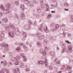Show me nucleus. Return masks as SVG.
<instances>
[{
  "mask_svg": "<svg viewBox=\"0 0 73 73\" xmlns=\"http://www.w3.org/2000/svg\"><path fill=\"white\" fill-rule=\"evenodd\" d=\"M40 3L41 5H43V4H44V3L43 2V1H42V0H41Z\"/></svg>",
  "mask_w": 73,
  "mask_h": 73,
  "instance_id": "37998d69",
  "label": "nucleus"
},
{
  "mask_svg": "<svg viewBox=\"0 0 73 73\" xmlns=\"http://www.w3.org/2000/svg\"><path fill=\"white\" fill-rule=\"evenodd\" d=\"M38 29L39 31H43V26L42 25H41L40 27L38 28Z\"/></svg>",
  "mask_w": 73,
  "mask_h": 73,
  "instance_id": "a211bd4d",
  "label": "nucleus"
},
{
  "mask_svg": "<svg viewBox=\"0 0 73 73\" xmlns=\"http://www.w3.org/2000/svg\"><path fill=\"white\" fill-rule=\"evenodd\" d=\"M9 56H11V57H13V54L12 53H10L9 54Z\"/></svg>",
  "mask_w": 73,
  "mask_h": 73,
  "instance_id": "79ce46f5",
  "label": "nucleus"
},
{
  "mask_svg": "<svg viewBox=\"0 0 73 73\" xmlns=\"http://www.w3.org/2000/svg\"><path fill=\"white\" fill-rule=\"evenodd\" d=\"M19 44V43H18V42H16L15 43V45H17Z\"/></svg>",
  "mask_w": 73,
  "mask_h": 73,
  "instance_id": "338daca9",
  "label": "nucleus"
},
{
  "mask_svg": "<svg viewBox=\"0 0 73 73\" xmlns=\"http://www.w3.org/2000/svg\"><path fill=\"white\" fill-rule=\"evenodd\" d=\"M14 17H16L17 18H19V16H18V15H17V14H15L14 15Z\"/></svg>",
  "mask_w": 73,
  "mask_h": 73,
  "instance_id": "de8ad7c7",
  "label": "nucleus"
},
{
  "mask_svg": "<svg viewBox=\"0 0 73 73\" xmlns=\"http://www.w3.org/2000/svg\"><path fill=\"white\" fill-rule=\"evenodd\" d=\"M68 49L70 53L72 52V47L70 46H69L68 47Z\"/></svg>",
  "mask_w": 73,
  "mask_h": 73,
  "instance_id": "2eb2a0df",
  "label": "nucleus"
},
{
  "mask_svg": "<svg viewBox=\"0 0 73 73\" xmlns=\"http://www.w3.org/2000/svg\"><path fill=\"white\" fill-rule=\"evenodd\" d=\"M41 35V34L40 33H38L36 34V36L37 37H40V36Z\"/></svg>",
  "mask_w": 73,
  "mask_h": 73,
  "instance_id": "cd10ccee",
  "label": "nucleus"
},
{
  "mask_svg": "<svg viewBox=\"0 0 73 73\" xmlns=\"http://www.w3.org/2000/svg\"><path fill=\"white\" fill-rule=\"evenodd\" d=\"M45 49L46 50H48V48L46 46L45 47Z\"/></svg>",
  "mask_w": 73,
  "mask_h": 73,
  "instance_id": "13d9d810",
  "label": "nucleus"
},
{
  "mask_svg": "<svg viewBox=\"0 0 73 73\" xmlns=\"http://www.w3.org/2000/svg\"><path fill=\"white\" fill-rule=\"evenodd\" d=\"M59 66V65L58 64H55V67L56 68H58V67Z\"/></svg>",
  "mask_w": 73,
  "mask_h": 73,
  "instance_id": "4c0bfd02",
  "label": "nucleus"
},
{
  "mask_svg": "<svg viewBox=\"0 0 73 73\" xmlns=\"http://www.w3.org/2000/svg\"><path fill=\"white\" fill-rule=\"evenodd\" d=\"M46 9H47L46 10V11H49V8L46 7Z\"/></svg>",
  "mask_w": 73,
  "mask_h": 73,
  "instance_id": "680f3d73",
  "label": "nucleus"
},
{
  "mask_svg": "<svg viewBox=\"0 0 73 73\" xmlns=\"http://www.w3.org/2000/svg\"><path fill=\"white\" fill-rule=\"evenodd\" d=\"M26 44L28 45H29V42H28V41L26 42Z\"/></svg>",
  "mask_w": 73,
  "mask_h": 73,
  "instance_id": "69168bd1",
  "label": "nucleus"
},
{
  "mask_svg": "<svg viewBox=\"0 0 73 73\" xmlns=\"http://www.w3.org/2000/svg\"><path fill=\"white\" fill-rule=\"evenodd\" d=\"M45 7H46V8H49V6L48 4L47 3H45Z\"/></svg>",
  "mask_w": 73,
  "mask_h": 73,
  "instance_id": "72a5a7b5",
  "label": "nucleus"
},
{
  "mask_svg": "<svg viewBox=\"0 0 73 73\" xmlns=\"http://www.w3.org/2000/svg\"><path fill=\"white\" fill-rule=\"evenodd\" d=\"M17 60V59L15 57H12L11 59V61H16Z\"/></svg>",
  "mask_w": 73,
  "mask_h": 73,
  "instance_id": "f3484780",
  "label": "nucleus"
},
{
  "mask_svg": "<svg viewBox=\"0 0 73 73\" xmlns=\"http://www.w3.org/2000/svg\"><path fill=\"white\" fill-rule=\"evenodd\" d=\"M0 37L2 38H4V35L0 31Z\"/></svg>",
  "mask_w": 73,
  "mask_h": 73,
  "instance_id": "4468645a",
  "label": "nucleus"
},
{
  "mask_svg": "<svg viewBox=\"0 0 73 73\" xmlns=\"http://www.w3.org/2000/svg\"><path fill=\"white\" fill-rule=\"evenodd\" d=\"M17 70H19V69L18 68H16V69H13V73H17Z\"/></svg>",
  "mask_w": 73,
  "mask_h": 73,
  "instance_id": "6ab92c4d",
  "label": "nucleus"
},
{
  "mask_svg": "<svg viewBox=\"0 0 73 73\" xmlns=\"http://www.w3.org/2000/svg\"><path fill=\"white\" fill-rule=\"evenodd\" d=\"M49 68L50 69H51V70H52V69H53V68L51 66H49Z\"/></svg>",
  "mask_w": 73,
  "mask_h": 73,
  "instance_id": "bf43d9fd",
  "label": "nucleus"
},
{
  "mask_svg": "<svg viewBox=\"0 0 73 73\" xmlns=\"http://www.w3.org/2000/svg\"><path fill=\"white\" fill-rule=\"evenodd\" d=\"M47 42H48L47 41V40H46L43 42V44L44 45H46V44H47Z\"/></svg>",
  "mask_w": 73,
  "mask_h": 73,
  "instance_id": "c85d7f7f",
  "label": "nucleus"
},
{
  "mask_svg": "<svg viewBox=\"0 0 73 73\" xmlns=\"http://www.w3.org/2000/svg\"><path fill=\"white\" fill-rule=\"evenodd\" d=\"M26 36H24V37L23 38V40H25V39L26 38Z\"/></svg>",
  "mask_w": 73,
  "mask_h": 73,
  "instance_id": "603ef678",
  "label": "nucleus"
},
{
  "mask_svg": "<svg viewBox=\"0 0 73 73\" xmlns=\"http://www.w3.org/2000/svg\"><path fill=\"white\" fill-rule=\"evenodd\" d=\"M9 35L11 37L13 38L15 37V34L12 31L9 32Z\"/></svg>",
  "mask_w": 73,
  "mask_h": 73,
  "instance_id": "20e7f679",
  "label": "nucleus"
},
{
  "mask_svg": "<svg viewBox=\"0 0 73 73\" xmlns=\"http://www.w3.org/2000/svg\"><path fill=\"white\" fill-rule=\"evenodd\" d=\"M21 8L22 11H24V5L23 4H22L21 5Z\"/></svg>",
  "mask_w": 73,
  "mask_h": 73,
  "instance_id": "412c9836",
  "label": "nucleus"
},
{
  "mask_svg": "<svg viewBox=\"0 0 73 73\" xmlns=\"http://www.w3.org/2000/svg\"><path fill=\"white\" fill-rule=\"evenodd\" d=\"M20 66L21 68H23L24 67L23 63H21L20 64Z\"/></svg>",
  "mask_w": 73,
  "mask_h": 73,
  "instance_id": "a878e982",
  "label": "nucleus"
},
{
  "mask_svg": "<svg viewBox=\"0 0 73 73\" xmlns=\"http://www.w3.org/2000/svg\"><path fill=\"white\" fill-rule=\"evenodd\" d=\"M50 40H53V38L52 37H50Z\"/></svg>",
  "mask_w": 73,
  "mask_h": 73,
  "instance_id": "0e129e2a",
  "label": "nucleus"
},
{
  "mask_svg": "<svg viewBox=\"0 0 73 73\" xmlns=\"http://www.w3.org/2000/svg\"><path fill=\"white\" fill-rule=\"evenodd\" d=\"M40 52H41L42 54L43 55H44V56H45L46 54L45 50H44L43 49L41 48L40 49Z\"/></svg>",
  "mask_w": 73,
  "mask_h": 73,
  "instance_id": "7ed1b4c3",
  "label": "nucleus"
},
{
  "mask_svg": "<svg viewBox=\"0 0 73 73\" xmlns=\"http://www.w3.org/2000/svg\"><path fill=\"white\" fill-rule=\"evenodd\" d=\"M25 1L26 4H27L30 3V0H25Z\"/></svg>",
  "mask_w": 73,
  "mask_h": 73,
  "instance_id": "5701e85b",
  "label": "nucleus"
},
{
  "mask_svg": "<svg viewBox=\"0 0 73 73\" xmlns=\"http://www.w3.org/2000/svg\"><path fill=\"white\" fill-rule=\"evenodd\" d=\"M4 64L5 66H7V62L6 61H5L4 62Z\"/></svg>",
  "mask_w": 73,
  "mask_h": 73,
  "instance_id": "a19ab883",
  "label": "nucleus"
},
{
  "mask_svg": "<svg viewBox=\"0 0 73 73\" xmlns=\"http://www.w3.org/2000/svg\"><path fill=\"white\" fill-rule=\"evenodd\" d=\"M23 48L24 49H25V50H27V47L25 45L23 46Z\"/></svg>",
  "mask_w": 73,
  "mask_h": 73,
  "instance_id": "58836bf2",
  "label": "nucleus"
},
{
  "mask_svg": "<svg viewBox=\"0 0 73 73\" xmlns=\"http://www.w3.org/2000/svg\"><path fill=\"white\" fill-rule=\"evenodd\" d=\"M37 46H38V47H41L42 45L40 41L38 42H37Z\"/></svg>",
  "mask_w": 73,
  "mask_h": 73,
  "instance_id": "9d476101",
  "label": "nucleus"
},
{
  "mask_svg": "<svg viewBox=\"0 0 73 73\" xmlns=\"http://www.w3.org/2000/svg\"><path fill=\"white\" fill-rule=\"evenodd\" d=\"M19 45L20 46H21L22 45H23V43H22V42L20 43L19 44Z\"/></svg>",
  "mask_w": 73,
  "mask_h": 73,
  "instance_id": "c03bdc74",
  "label": "nucleus"
},
{
  "mask_svg": "<svg viewBox=\"0 0 73 73\" xmlns=\"http://www.w3.org/2000/svg\"><path fill=\"white\" fill-rule=\"evenodd\" d=\"M1 9V10H4V8L3 7V6L2 5H1L0 6Z\"/></svg>",
  "mask_w": 73,
  "mask_h": 73,
  "instance_id": "f704fd0d",
  "label": "nucleus"
},
{
  "mask_svg": "<svg viewBox=\"0 0 73 73\" xmlns=\"http://www.w3.org/2000/svg\"><path fill=\"white\" fill-rule=\"evenodd\" d=\"M15 31H17V32H18V33H20V31H19V28H16L15 29Z\"/></svg>",
  "mask_w": 73,
  "mask_h": 73,
  "instance_id": "e433bc0d",
  "label": "nucleus"
},
{
  "mask_svg": "<svg viewBox=\"0 0 73 73\" xmlns=\"http://www.w3.org/2000/svg\"><path fill=\"white\" fill-rule=\"evenodd\" d=\"M5 70L6 72V73H8V72H9V69H5Z\"/></svg>",
  "mask_w": 73,
  "mask_h": 73,
  "instance_id": "09e8293b",
  "label": "nucleus"
},
{
  "mask_svg": "<svg viewBox=\"0 0 73 73\" xmlns=\"http://www.w3.org/2000/svg\"><path fill=\"white\" fill-rule=\"evenodd\" d=\"M50 54L52 56H54L55 54V52L54 51H53L50 52Z\"/></svg>",
  "mask_w": 73,
  "mask_h": 73,
  "instance_id": "dca6fc26",
  "label": "nucleus"
},
{
  "mask_svg": "<svg viewBox=\"0 0 73 73\" xmlns=\"http://www.w3.org/2000/svg\"><path fill=\"white\" fill-rule=\"evenodd\" d=\"M67 69L68 70H71V69H72V66L71 65H69L68 66L67 68Z\"/></svg>",
  "mask_w": 73,
  "mask_h": 73,
  "instance_id": "9b49d317",
  "label": "nucleus"
},
{
  "mask_svg": "<svg viewBox=\"0 0 73 73\" xmlns=\"http://www.w3.org/2000/svg\"><path fill=\"white\" fill-rule=\"evenodd\" d=\"M20 54V56H21V57H23V58L24 59V60H23L24 61V62H25V61H27V59H26V57H25V56H24V54H23L22 53H21Z\"/></svg>",
  "mask_w": 73,
  "mask_h": 73,
  "instance_id": "39448f33",
  "label": "nucleus"
},
{
  "mask_svg": "<svg viewBox=\"0 0 73 73\" xmlns=\"http://www.w3.org/2000/svg\"><path fill=\"white\" fill-rule=\"evenodd\" d=\"M14 64H15V65H19V62H16L15 63H14Z\"/></svg>",
  "mask_w": 73,
  "mask_h": 73,
  "instance_id": "a18cd8bd",
  "label": "nucleus"
},
{
  "mask_svg": "<svg viewBox=\"0 0 73 73\" xmlns=\"http://www.w3.org/2000/svg\"><path fill=\"white\" fill-rule=\"evenodd\" d=\"M29 7H30V8H32L33 6L32 5V4H30L29 5Z\"/></svg>",
  "mask_w": 73,
  "mask_h": 73,
  "instance_id": "e2e57ef3",
  "label": "nucleus"
},
{
  "mask_svg": "<svg viewBox=\"0 0 73 73\" xmlns=\"http://www.w3.org/2000/svg\"><path fill=\"white\" fill-rule=\"evenodd\" d=\"M16 50H17L18 52H21V51L20 50V47H17L16 48Z\"/></svg>",
  "mask_w": 73,
  "mask_h": 73,
  "instance_id": "aec40b11",
  "label": "nucleus"
},
{
  "mask_svg": "<svg viewBox=\"0 0 73 73\" xmlns=\"http://www.w3.org/2000/svg\"><path fill=\"white\" fill-rule=\"evenodd\" d=\"M33 3H35L36 4H37L38 3V1H36V0H34L33 1Z\"/></svg>",
  "mask_w": 73,
  "mask_h": 73,
  "instance_id": "8fccbe9b",
  "label": "nucleus"
},
{
  "mask_svg": "<svg viewBox=\"0 0 73 73\" xmlns=\"http://www.w3.org/2000/svg\"><path fill=\"white\" fill-rule=\"evenodd\" d=\"M24 28L27 30H29L31 28V26L30 25L28 24H26L24 26Z\"/></svg>",
  "mask_w": 73,
  "mask_h": 73,
  "instance_id": "f03ea898",
  "label": "nucleus"
},
{
  "mask_svg": "<svg viewBox=\"0 0 73 73\" xmlns=\"http://www.w3.org/2000/svg\"><path fill=\"white\" fill-rule=\"evenodd\" d=\"M44 38V35H42L41 37L38 38L39 40H41L42 39H43Z\"/></svg>",
  "mask_w": 73,
  "mask_h": 73,
  "instance_id": "bb28decb",
  "label": "nucleus"
},
{
  "mask_svg": "<svg viewBox=\"0 0 73 73\" xmlns=\"http://www.w3.org/2000/svg\"><path fill=\"white\" fill-rule=\"evenodd\" d=\"M20 16L21 17V19L22 20H23V19H25V16L24 14H21L20 15Z\"/></svg>",
  "mask_w": 73,
  "mask_h": 73,
  "instance_id": "ddd939ff",
  "label": "nucleus"
},
{
  "mask_svg": "<svg viewBox=\"0 0 73 73\" xmlns=\"http://www.w3.org/2000/svg\"><path fill=\"white\" fill-rule=\"evenodd\" d=\"M9 27L11 28H13V29H15V26L13 25H11V24H9Z\"/></svg>",
  "mask_w": 73,
  "mask_h": 73,
  "instance_id": "4be33fe9",
  "label": "nucleus"
},
{
  "mask_svg": "<svg viewBox=\"0 0 73 73\" xmlns=\"http://www.w3.org/2000/svg\"><path fill=\"white\" fill-rule=\"evenodd\" d=\"M37 11L38 13H40L41 12V8L40 7H38L36 8Z\"/></svg>",
  "mask_w": 73,
  "mask_h": 73,
  "instance_id": "0eeeda50",
  "label": "nucleus"
},
{
  "mask_svg": "<svg viewBox=\"0 0 73 73\" xmlns=\"http://www.w3.org/2000/svg\"><path fill=\"white\" fill-rule=\"evenodd\" d=\"M22 35H23V36H26L27 35V33H25L24 32H22Z\"/></svg>",
  "mask_w": 73,
  "mask_h": 73,
  "instance_id": "393cba45",
  "label": "nucleus"
},
{
  "mask_svg": "<svg viewBox=\"0 0 73 73\" xmlns=\"http://www.w3.org/2000/svg\"><path fill=\"white\" fill-rule=\"evenodd\" d=\"M2 21H3L5 23H8V19L7 18L3 19H2Z\"/></svg>",
  "mask_w": 73,
  "mask_h": 73,
  "instance_id": "6e6552de",
  "label": "nucleus"
},
{
  "mask_svg": "<svg viewBox=\"0 0 73 73\" xmlns=\"http://www.w3.org/2000/svg\"><path fill=\"white\" fill-rule=\"evenodd\" d=\"M3 16V13H0V17H1Z\"/></svg>",
  "mask_w": 73,
  "mask_h": 73,
  "instance_id": "052dcab7",
  "label": "nucleus"
},
{
  "mask_svg": "<svg viewBox=\"0 0 73 73\" xmlns=\"http://www.w3.org/2000/svg\"><path fill=\"white\" fill-rule=\"evenodd\" d=\"M38 64H42L43 66H44L45 65L46 66H47V65H48V63L46 62V61L44 60V61H39L38 62Z\"/></svg>",
  "mask_w": 73,
  "mask_h": 73,
  "instance_id": "f257e3e1",
  "label": "nucleus"
},
{
  "mask_svg": "<svg viewBox=\"0 0 73 73\" xmlns=\"http://www.w3.org/2000/svg\"><path fill=\"white\" fill-rule=\"evenodd\" d=\"M6 30H8V31L10 30V28L9 27V26H8V27L6 28Z\"/></svg>",
  "mask_w": 73,
  "mask_h": 73,
  "instance_id": "864d4df0",
  "label": "nucleus"
},
{
  "mask_svg": "<svg viewBox=\"0 0 73 73\" xmlns=\"http://www.w3.org/2000/svg\"><path fill=\"white\" fill-rule=\"evenodd\" d=\"M28 23L29 24H32V21H31L29 20L28 21Z\"/></svg>",
  "mask_w": 73,
  "mask_h": 73,
  "instance_id": "49530a36",
  "label": "nucleus"
},
{
  "mask_svg": "<svg viewBox=\"0 0 73 73\" xmlns=\"http://www.w3.org/2000/svg\"><path fill=\"white\" fill-rule=\"evenodd\" d=\"M15 5H18L19 4V1H17L15 2Z\"/></svg>",
  "mask_w": 73,
  "mask_h": 73,
  "instance_id": "b1692460",
  "label": "nucleus"
},
{
  "mask_svg": "<svg viewBox=\"0 0 73 73\" xmlns=\"http://www.w3.org/2000/svg\"><path fill=\"white\" fill-rule=\"evenodd\" d=\"M2 46L4 48H6L7 47V46H8V44H5V43H3L2 44Z\"/></svg>",
  "mask_w": 73,
  "mask_h": 73,
  "instance_id": "f8f14e48",
  "label": "nucleus"
},
{
  "mask_svg": "<svg viewBox=\"0 0 73 73\" xmlns=\"http://www.w3.org/2000/svg\"><path fill=\"white\" fill-rule=\"evenodd\" d=\"M37 17H40V15L38 14H36L35 15Z\"/></svg>",
  "mask_w": 73,
  "mask_h": 73,
  "instance_id": "6e6d98bb",
  "label": "nucleus"
},
{
  "mask_svg": "<svg viewBox=\"0 0 73 73\" xmlns=\"http://www.w3.org/2000/svg\"><path fill=\"white\" fill-rule=\"evenodd\" d=\"M61 45H62V48H65L66 46L64 44H61Z\"/></svg>",
  "mask_w": 73,
  "mask_h": 73,
  "instance_id": "c9c22d12",
  "label": "nucleus"
},
{
  "mask_svg": "<svg viewBox=\"0 0 73 73\" xmlns=\"http://www.w3.org/2000/svg\"><path fill=\"white\" fill-rule=\"evenodd\" d=\"M30 70V69L29 68H27L25 69V71L26 72H27V71H29Z\"/></svg>",
  "mask_w": 73,
  "mask_h": 73,
  "instance_id": "ea45409f",
  "label": "nucleus"
},
{
  "mask_svg": "<svg viewBox=\"0 0 73 73\" xmlns=\"http://www.w3.org/2000/svg\"><path fill=\"white\" fill-rule=\"evenodd\" d=\"M65 52V49H63L62 50V53H64V52Z\"/></svg>",
  "mask_w": 73,
  "mask_h": 73,
  "instance_id": "3c124183",
  "label": "nucleus"
},
{
  "mask_svg": "<svg viewBox=\"0 0 73 73\" xmlns=\"http://www.w3.org/2000/svg\"><path fill=\"white\" fill-rule=\"evenodd\" d=\"M51 17H52V15L50 14L47 17V19H50Z\"/></svg>",
  "mask_w": 73,
  "mask_h": 73,
  "instance_id": "7c9ffc66",
  "label": "nucleus"
},
{
  "mask_svg": "<svg viewBox=\"0 0 73 73\" xmlns=\"http://www.w3.org/2000/svg\"><path fill=\"white\" fill-rule=\"evenodd\" d=\"M7 8H9L11 7V4L10 3H8L7 4Z\"/></svg>",
  "mask_w": 73,
  "mask_h": 73,
  "instance_id": "2f4dec72",
  "label": "nucleus"
},
{
  "mask_svg": "<svg viewBox=\"0 0 73 73\" xmlns=\"http://www.w3.org/2000/svg\"><path fill=\"white\" fill-rule=\"evenodd\" d=\"M56 28H59V27H60V26H59V25H56Z\"/></svg>",
  "mask_w": 73,
  "mask_h": 73,
  "instance_id": "5fc2aeb1",
  "label": "nucleus"
},
{
  "mask_svg": "<svg viewBox=\"0 0 73 73\" xmlns=\"http://www.w3.org/2000/svg\"><path fill=\"white\" fill-rule=\"evenodd\" d=\"M53 30L54 31H56V30H57V28L56 27H53Z\"/></svg>",
  "mask_w": 73,
  "mask_h": 73,
  "instance_id": "4d7b16f0",
  "label": "nucleus"
},
{
  "mask_svg": "<svg viewBox=\"0 0 73 73\" xmlns=\"http://www.w3.org/2000/svg\"><path fill=\"white\" fill-rule=\"evenodd\" d=\"M57 61H58V59H56L55 61H54V63H56V64H58V65H60V61H59L58 62H57Z\"/></svg>",
  "mask_w": 73,
  "mask_h": 73,
  "instance_id": "1a4fd4ad",
  "label": "nucleus"
},
{
  "mask_svg": "<svg viewBox=\"0 0 73 73\" xmlns=\"http://www.w3.org/2000/svg\"><path fill=\"white\" fill-rule=\"evenodd\" d=\"M72 20V22L73 21V16H72V18H71Z\"/></svg>",
  "mask_w": 73,
  "mask_h": 73,
  "instance_id": "774afa93",
  "label": "nucleus"
},
{
  "mask_svg": "<svg viewBox=\"0 0 73 73\" xmlns=\"http://www.w3.org/2000/svg\"><path fill=\"white\" fill-rule=\"evenodd\" d=\"M11 12V10L9 9H6L3 10V13L5 14L8 13H10Z\"/></svg>",
  "mask_w": 73,
  "mask_h": 73,
  "instance_id": "423d86ee",
  "label": "nucleus"
},
{
  "mask_svg": "<svg viewBox=\"0 0 73 73\" xmlns=\"http://www.w3.org/2000/svg\"><path fill=\"white\" fill-rule=\"evenodd\" d=\"M44 29L45 31H48V27L46 26H45L44 27Z\"/></svg>",
  "mask_w": 73,
  "mask_h": 73,
  "instance_id": "473e14b6",
  "label": "nucleus"
},
{
  "mask_svg": "<svg viewBox=\"0 0 73 73\" xmlns=\"http://www.w3.org/2000/svg\"><path fill=\"white\" fill-rule=\"evenodd\" d=\"M5 69H2L1 70V73H5Z\"/></svg>",
  "mask_w": 73,
  "mask_h": 73,
  "instance_id": "c756f323",
  "label": "nucleus"
}]
</instances>
